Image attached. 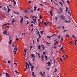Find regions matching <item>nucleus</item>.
Masks as SVG:
<instances>
[{"label":"nucleus","instance_id":"nucleus-54","mask_svg":"<svg viewBox=\"0 0 77 77\" xmlns=\"http://www.w3.org/2000/svg\"><path fill=\"white\" fill-rule=\"evenodd\" d=\"M24 17H25L26 18H29V17L26 16H24Z\"/></svg>","mask_w":77,"mask_h":77},{"label":"nucleus","instance_id":"nucleus-16","mask_svg":"<svg viewBox=\"0 0 77 77\" xmlns=\"http://www.w3.org/2000/svg\"><path fill=\"white\" fill-rule=\"evenodd\" d=\"M54 36H57V35L55 34H54L52 35L51 36V37H53Z\"/></svg>","mask_w":77,"mask_h":77},{"label":"nucleus","instance_id":"nucleus-24","mask_svg":"<svg viewBox=\"0 0 77 77\" xmlns=\"http://www.w3.org/2000/svg\"><path fill=\"white\" fill-rule=\"evenodd\" d=\"M66 3H68V4H69V1L67 0L66 1Z\"/></svg>","mask_w":77,"mask_h":77},{"label":"nucleus","instance_id":"nucleus-64","mask_svg":"<svg viewBox=\"0 0 77 77\" xmlns=\"http://www.w3.org/2000/svg\"><path fill=\"white\" fill-rule=\"evenodd\" d=\"M62 27L63 29H65V27H64V26H63Z\"/></svg>","mask_w":77,"mask_h":77},{"label":"nucleus","instance_id":"nucleus-36","mask_svg":"<svg viewBox=\"0 0 77 77\" xmlns=\"http://www.w3.org/2000/svg\"><path fill=\"white\" fill-rule=\"evenodd\" d=\"M41 75L42 76V77H44V74H43V73L41 74Z\"/></svg>","mask_w":77,"mask_h":77},{"label":"nucleus","instance_id":"nucleus-21","mask_svg":"<svg viewBox=\"0 0 77 77\" xmlns=\"http://www.w3.org/2000/svg\"><path fill=\"white\" fill-rule=\"evenodd\" d=\"M53 3H54V4H55V5H57V6H59V5H58V4L54 2V1H53Z\"/></svg>","mask_w":77,"mask_h":77},{"label":"nucleus","instance_id":"nucleus-41","mask_svg":"<svg viewBox=\"0 0 77 77\" xmlns=\"http://www.w3.org/2000/svg\"><path fill=\"white\" fill-rule=\"evenodd\" d=\"M27 51V49H26L24 50V52H26Z\"/></svg>","mask_w":77,"mask_h":77},{"label":"nucleus","instance_id":"nucleus-49","mask_svg":"<svg viewBox=\"0 0 77 77\" xmlns=\"http://www.w3.org/2000/svg\"><path fill=\"white\" fill-rule=\"evenodd\" d=\"M36 30H37V31H36V35H38V29H36Z\"/></svg>","mask_w":77,"mask_h":77},{"label":"nucleus","instance_id":"nucleus-17","mask_svg":"<svg viewBox=\"0 0 77 77\" xmlns=\"http://www.w3.org/2000/svg\"><path fill=\"white\" fill-rule=\"evenodd\" d=\"M38 50L41 49V46L40 45H39L38 46Z\"/></svg>","mask_w":77,"mask_h":77},{"label":"nucleus","instance_id":"nucleus-55","mask_svg":"<svg viewBox=\"0 0 77 77\" xmlns=\"http://www.w3.org/2000/svg\"><path fill=\"white\" fill-rule=\"evenodd\" d=\"M41 17H42L41 15H40L39 16V18H40V19L41 18Z\"/></svg>","mask_w":77,"mask_h":77},{"label":"nucleus","instance_id":"nucleus-5","mask_svg":"<svg viewBox=\"0 0 77 77\" xmlns=\"http://www.w3.org/2000/svg\"><path fill=\"white\" fill-rule=\"evenodd\" d=\"M31 55L32 56V57H33V61H34L35 60V55H34V54H31Z\"/></svg>","mask_w":77,"mask_h":77},{"label":"nucleus","instance_id":"nucleus-15","mask_svg":"<svg viewBox=\"0 0 77 77\" xmlns=\"http://www.w3.org/2000/svg\"><path fill=\"white\" fill-rule=\"evenodd\" d=\"M48 66H50V65H51V63H50V62H48Z\"/></svg>","mask_w":77,"mask_h":77},{"label":"nucleus","instance_id":"nucleus-20","mask_svg":"<svg viewBox=\"0 0 77 77\" xmlns=\"http://www.w3.org/2000/svg\"><path fill=\"white\" fill-rule=\"evenodd\" d=\"M13 3L14 5H16V2L14 0H13Z\"/></svg>","mask_w":77,"mask_h":77},{"label":"nucleus","instance_id":"nucleus-26","mask_svg":"<svg viewBox=\"0 0 77 77\" xmlns=\"http://www.w3.org/2000/svg\"><path fill=\"white\" fill-rule=\"evenodd\" d=\"M37 42H39V38H38L37 39Z\"/></svg>","mask_w":77,"mask_h":77},{"label":"nucleus","instance_id":"nucleus-62","mask_svg":"<svg viewBox=\"0 0 77 77\" xmlns=\"http://www.w3.org/2000/svg\"><path fill=\"white\" fill-rule=\"evenodd\" d=\"M26 22H27L26 24H28L29 23V22L28 21H27Z\"/></svg>","mask_w":77,"mask_h":77},{"label":"nucleus","instance_id":"nucleus-58","mask_svg":"<svg viewBox=\"0 0 77 77\" xmlns=\"http://www.w3.org/2000/svg\"><path fill=\"white\" fill-rule=\"evenodd\" d=\"M12 22H13V23H14V22H15V20H14V19L13 20H12Z\"/></svg>","mask_w":77,"mask_h":77},{"label":"nucleus","instance_id":"nucleus-1","mask_svg":"<svg viewBox=\"0 0 77 77\" xmlns=\"http://www.w3.org/2000/svg\"><path fill=\"white\" fill-rule=\"evenodd\" d=\"M62 12H63V8H60L58 10V14H61Z\"/></svg>","mask_w":77,"mask_h":77},{"label":"nucleus","instance_id":"nucleus-57","mask_svg":"<svg viewBox=\"0 0 77 77\" xmlns=\"http://www.w3.org/2000/svg\"><path fill=\"white\" fill-rule=\"evenodd\" d=\"M60 35H59L58 36V39H59V38H60Z\"/></svg>","mask_w":77,"mask_h":77},{"label":"nucleus","instance_id":"nucleus-48","mask_svg":"<svg viewBox=\"0 0 77 77\" xmlns=\"http://www.w3.org/2000/svg\"><path fill=\"white\" fill-rule=\"evenodd\" d=\"M26 69H28V68H27V66L26 65Z\"/></svg>","mask_w":77,"mask_h":77},{"label":"nucleus","instance_id":"nucleus-7","mask_svg":"<svg viewBox=\"0 0 77 77\" xmlns=\"http://www.w3.org/2000/svg\"><path fill=\"white\" fill-rule=\"evenodd\" d=\"M29 12V10H25L24 12L26 14H27V12Z\"/></svg>","mask_w":77,"mask_h":77},{"label":"nucleus","instance_id":"nucleus-4","mask_svg":"<svg viewBox=\"0 0 77 77\" xmlns=\"http://www.w3.org/2000/svg\"><path fill=\"white\" fill-rule=\"evenodd\" d=\"M38 17L37 16H34L32 17V20L33 21H34V22H35L36 21V18H37Z\"/></svg>","mask_w":77,"mask_h":77},{"label":"nucleus","instance_id":"nucleus-34","mask_svg":"<svg viewBox=\"0 0 77 77\" xmlns=\"http://www.w3.org/2000/svg\"><path fill=\"white\" fill-rule=\"evenodd\" d=\"M40 54H38V56L39 57V58H40Z\"/></svg>","mask_w":77,"mask_h":77},{"label":"nucleus","instance_id":"nucleus-47","mask_svg":"<svg viewBox=\"0 0 77 77\" xmlns=\"http://www.w3.org/2000/svg\"><path fill=\"white\" fill-rule=\"evenodd\" d=\"M47 37L48 38H49V39H51V38L49 36H47Z\"/></svg>","mask_w":77,"mask_h":77},{"label":"nucleus","instance_id":"nucleus-39","mask_svg":"<svg viewBox=\"0 0 77 77\" xmlns=\"http://www.w3.org/2000/svg\"><path fill=\"white\" fill-rule=\"evenodd\" d=\"M41 23V22H40L39 23H38V26H40V24Z\"/></svg>","mask_w":77,"mask_h":77},{"label":"nucleus","instance_id":"nucleus-8","mask_svg":"<svg viewBox=\"0 0 77 77\" xmlns=\"http://www.w3.org/2000/svg\"><path fill=\"white\" fill-rule=\"evenodd\" d=\"M32 77H36V75H35V73H34V72H32Z\"/></svg>","mask_w":77,"mask_h":77},{"label":"nucleus","instance_id":"nucleus-6","mask_svg":"<svg viewBox=\"0 0 77 77\" xmlns=\"http://www.w3.org/2000/svg\"><path fill=\"white\" fill-rule=\"evenodd\" d=\"M8 32V31L5 30L3 32V34L4 35H6L7 34V32Z\"/></svg>","mask_w":77,"mask_h":77},{"label":"nucleus","instance_id":"nucleus-38","mask_svg":"<svg viewBox=\"0 0 77 77\" xmlns=\"http://www.w3.org/2000/svg\"><path fill=\"white\" fill-rule=\"evenodd\" d=\"M68 30H64L63 31V32H68Z\"/></svg>","mask_w":77,"mask_h":77},{"label":"nucleus","instance_id":"nucleus-19","mask_svg":"<svg viewBox=\"0 0 77 77\" xmlns=\"http://www.w3.org/2000/svg\"><path fill=\"white\" fill-rule=\"evenodd\" d=\"M40 33H41V35H43V31H40Z\"/></svg>","mask_w":77,"mask_h":77},{"label":"nucleus","instance_id":"nucleus-37","mask_svg":"<svg viewBox=\"0 0 77 77\" xmlns=\"http://www.w3.org/2000/svg\"><path fill=\"white\" fill-rule=\"evenodd\" d=\"M33 48V47H32V46H31L30 47V50H31V48Z\"/></svg>","mask_w":77,"mask_h":77},{"label":"nucleus","instance_id":"nucleus-46","mask_svg":"<svg viewBox=\"0 0 77 77\" xmlns=\"http://www.w3.org/2000/svg\"><path fill=\"white\" fill-rule=\"evenodd\" d=\"M66 37H69V35H68V34H66Z\"/></svg>","mask_w":77,"mask_h":77},{"label":"nucleus","instance_id":"nucleus-50","mask_svg":"<svg viewBox=\"0 0 77 77\" xmlns=\"http://www.w3.org/2000/svg\"><path fill=\"white\" fill-rule=\"evenodd\" d=\"M3 9H4V10H6V7H4Z\"/></svg>","mask_w":77,"mask_h":77},{"label":"nucleus","instance_id":"nucleus-32","mask_svg":"<svg viewBox=\"0 0 77 77\" xmlns=\"http://www.w3.org/2000/svg\"><path fill=\"white\" fill-rule=\"evenodd\" d=\"M68 14H69L70 16H71V13L70 12H68Z\"/></svg>","mask_w":77,"mask_h":77},{"label":"nucleus","instance_id":"nucleus-29","mask_svg":"<svg viewBox=\"0 0 77 77\" xmlns=\"http://www.w3.org/2000/svg\"><path fill=\"white\" fill-rule=\"evenodd\" d=\"M61 40L62 41V42H63V38H61Z\"/></svg>","mask_w":77,"mask_h":77},{"label":"nucleus","instance_id":"nucleus-35","mask_svg":"<svg viewBox=\"0 0 77 77\" xmlns=\"http://www.w3.org/2000/svg\"><path fill=\"white\" fill-rule=\"evenodd\" d=\"M14 64L16 65L15 66H17V63H14Z\"/></svg>","mask_w":77,"mask_h":77},{"label":"nucleus","instance_id":"nucleus-2","mask_svg":"<svg viewBox=\"0 0 77 77\" xmlns=\"http://www.w3.org/2000/svg\"><path fill=\"white\" fill-rule=\"evenodd\" d=\"M29 64L31 68V71H33V69H34V66H32V63H30V62H29Z\"/></svg>","mask_w":77,"mask_h":77},{"label":"nucleus","instance_id":"nucleus-44","mask_svg":"<svg viewBox=\"0 0 77 77\" xmlns=\"http://www.w3.org/2000/svg\"><path fill=\"white\" fill-rule=\"evenodd\" d=\"M17 13H16L15 14H17V15H18L19 14V13L18 12H17Z\"/></svg>","mask_w":77,"mask_h":77},{"label":"nucleus","instance_id":"nucleus-12","mask_svg":"<svg viewBox=\"0 0 77 77\" xmlns=\"http://www.w3.org/2000/svg\"><path fill=\"white\" fill-rule=\"evenodd\" d=\"M57 44H59V42H58V41H57L56 42H55L54 43V45H57Z\"/></svg>","mask_w":77,"mask_h":77},{"label":"nucleus","instance_id":"nucleus-61","mask_svg":"<svg viewBox=\"0 0 77 77\" xmlns=\"http://www.w3.org/2000/svg\"><path fill=\"white\" fill-rule=\"evenodd\" d=\"M43 54H45V52H43Z\"/></svg>","mask_w":77,"mask_h":77},{"label":"nucleus","instance_id":"nucleus-43","mask_svg":"<svg viewBox=\"0 0 77 77\" xmlns=\"http://www.w3.org/2000/svg\"><path fill=\"white\" fill-rule=\"evenodd\" d=\"M63 47L62 46L61 48V50H63Z\"/></svg>","mask_w":77,"mask_h":77},{"label":"nucleus","instance_id":"nucleus-52","mask_svg":"<svg viewBox=\"0 0 77 77\" xmlns=\"http://www.w3.org/2000/svg\"><path fill=\"white\" fill-rule=\"evenodd\" d=\"M16 40L17 41H18V40H19V39H18V38H17L16 39Z\"/></svg>","mask_w":77,"mask_h":77},{"label":"nucleus","instance_id":"nucleus-27","mask_svg":"<svg viewBox=\"0 0 77 77\" xmlns=\"http://www.w3.org/2000/svg\"><path fill=\"white\" fill-rule=\"evenodd\" d=\"M55 70L54 72H56V71H57V69L56 68H55Z\"/></svg>","mask_w":77,"mask_h":77},{"label":"nucleus","instance_id":"nucleus-53","mask_svg":"<svg viewBox=\"0 0 77 77\" xmlns=\"http://www.w3.org/2000/svg\"><path fill=\"white\" fill-rule=\"evenodd\" d=\"M13 13H14V14H16V12H15V11H13Z\"/></svg>","mask_w":77,"mask_h":77},{"label":"nucleus","instance_id":"nucleus-31","mask_svg":"<svg viewBox=\"0 0 77 77\" xmlns=\"http://www.w3.org/2000/svg\"><path fill=\"white\" fill-rule=\"evenodd\" d=\"M59 3H60V5H61V6H63V4H62L61 2H59Z\"/></svg>","mask_w":77,"mask_h":77},{"label":"nucleus","instance_id":"nucleus-63","mask_svg":"<svg viewBox=\"0 0 77 77\" xmlns=\"http://www.w3.org/2000/svg\"><path fill=\"white\" fill-rule=\"evenodd\" d=\"M30 12H32V13H33V10H31Z\"/></svg>","mask_w":77,"mask_h":77},{"label":"nucleus","instance_id":"nucleus-9","mask_svg":"<svg viewBox=\"0 0 77 77\" xmlns=\"http://www.w3.org/2000/svg\"><path fill=\"white\" fill-rule=\"evenodd\" d=\"M23 17H22L21 18V19L20 21V24H22V23H23Z\"/></svg>","mask_w":77,"mask_h":77},{"label":"nucleus","instance_id":"nucleus-18","mask_svg":"<svg viewBox=\"0 0 77 77\" xmlns=\"http://www.w3.org/2000/svg\"><path fill=\"white\" fill-rule=\"evenodd\" d=\"M26 65L28 67H29V64H28V63H27V62H26Z\"/></svg>","mask_w":77,"mask_h":77},{"label":"nucleus","instance_id":"nucleus-33","mask_svg":"<svg viewBox=\"0 0 77 77\" xmlns=\"http://www.w3.org/2000/svg\"><path fill=\"white\" fill-rule=\"evenodd\" d=\"M57 29H60V26H57Z\"/></svg>","mask_w":77,"mask_h":77},{"label":"nucleus","instance_id":"nucleus-42","mask_svg":"<svg viewBox=\"0 0 77 77\" xmlns=\"http://www.w3.org/2000/svg\"><path fill=\"white\" fill-rule=\"evenodd\" d=\"M40 6H44V5L42 4H40Z\"/></svg>","mask_w":77,"mask_h":77},{"label":"nucleus","instance_id":"nucleus-10","mask_svg":"<svg viewBox=\"0 0 77 77\" xmlns=\"http://www.w3.org/2000/svg\"><path fill=\"white\" fill-rule=\"evenodd\" d=\"M41 46L42 47V50H44V49H45V47H44V45H42Z\"/></svg>","mask_w":77,"mask_h":77},{"label":"nucleus","instance_id":"nucleus-14","mask_svg":"<svg viewBox=\"0 0 77 77\" xmlns=\"http://www.w3.org/2000/svg\"><path fill=\"white\" fill-rule=\"evenodd\" d=\"M49 13L51 16H53V12L52 11H50Z\"/></svg>","mask_w":77,"mask_h":77},{"label":"nucleus","instance_id":"nucleus-13","mask_svg":"<svg viewBox=\"0 0 77 77\" xmlns=\"http://www.w3.org/2000/svg\"><path fill=\"white\" fill-rule=\"evenodd\" d=\"M17 47V46L16 45L15 47V48L14 49V50H16V51H17V50H18V48H16Z\"/></svg>","mask_w":77,"mask_h":77},{"label":"nucleus","instance_id":"nucleus-30","mask_svg":"<svg viewBox=\"0 0 77 77\" xmlns=\"http://www.w3.org/2000/svg\"><path fill=\"white\" fill-rule=\"evenodd\" d=\"M34 10L35 11H36V9L37 7H34Z\"/></svg>","mask_w":77,"mask_h":77},{"label":"nucleus","instance_id":"nucleus-59","mask_svg":"<svg viewBox=\"0 0 77 77\" xmlns=\"http://www.w3.org/2000/svg\"><path fill=\"white\" fill-rule=\"evenodd\" d=\"M60 62H62V58L60 59Z\"/></svg>","mask_w":77,"mask_h":77},{"label":"nucleus","instance_id":"nucleus-56","mask_svg":"<svg viewBox=\"0 0 77 77\" xmlns=\"http://www.w3.org/2000/svg\"><path fill=\"white\" fill-rule=\"evenodd\" d=\"M39 10H40V8H38L37 9V11H39Z\"/></svg>","mask_w":77,"mask_h":77},{"label":"nucleus","instance_id":"nucleus-23","mask_svg":"<svg viewBox=\"0 0 77 77\" xmlns=\"http://www.w3.org/2000/svg\"><path fill=\"white\" fill-rule=\"evenodd\" d=\"M45 57L46 59V60H47L48 59V58H47V56H45Z\"/></svg>","mask_w":77,"mask_h":77},{"label":"nucleus","instance_id":"nucleus-3","mask_svg":"<svg viewBox=\"0 0 77 77\" xmlns=\"http://www.w3.org/2000/svg\"><path fill=\"white\" fill-rule=\"evenodd\" d=\"M60 17L63 20H65V19H66L64 15H63L62 16H60Z\"/></svg>","mask_w":77,"mask_h":77},{"label":"nucleus","instance_id":"nucleus-40","mask_svg":"<svg viewBox=\"0 0 77 77\" xmlns=\"http://www.w3.org/2000/svg\"><path fill=\"white\" fill-rule=\"evenodd\" d=\"M8 12H10V11H11V9H9V8H8Z\"/></svg>","mask_w":77,"mask_h":77},{"label":"nucleus","instance_id":"nucleus-51","mask_svg":"<svg viewBox=\"0 0 77 77\" xmlns=\"http://www.w3.org/2000/svg\"><path fill=\"white\" fill-rule=\"evenodd\" d=\"M8 63H11V61L9 60L8 61Z\"/></svg>","mask_w":77,"mask_h":77},{"label":"nucleus","instance_id":"nucleus-45","mask_svg":"<svg viewBox=\"0 0 77 77\" xmlns=\"http://www.w3.org/2000/svg\"><path fill=\"white\" fill-rule=\"evenodd\" d=\"M38 36H39V38L40 39L41 38V36L40 34L38 35Z\"/></svg>","mask_w":77,"mask_h":77},{"label":"nucleus","instance_id":"nucleus-28","mask_svg":"<svg viewBox=\"0 0 77 77\" xmlns=\"http://www.w3.org/2000/svg\"><path fill=\"white\" fill-rule=\"evenodd\" d=\"M44 57V55H42L41 57V59H43Z\"/></svg>","mask_w":77,"mask_h":77},{"label":"nucleus","instance_id":"nucleus-22","mask_svg":"<svg viewBox=\"0 0 77 77\" xmlns=\"http://www.w3.org/2000/svg\"><path fill=\"white\" fill-rule=\"evenodd\" d=\"M72 38H73L74 39L75 38V36H74V35H72Z\"/></svg>","mask_w":77,"mask_h":77},{"label":"nucleus","instance_id":"nucleus-60","mask_svg":"<svg viewBox=\"0 0 77 77\" xmlns=\"http://www.w3.org/2000/svg\"><path fill=\"white\" fill-rule=\"evenodd\" d=\"M9 42H12V40H10Z\"/></svg>","mask_w":77,"mask_h":77},{"label":"nucleus","instance_id":"nucleus-11","mask_svg":"<svg viewBox=\"0 0 77 77\" xmlns=\"http://www.w3.org/2000/svg\"><path fill=\"white\" fill-rule=\"evenodd\" d=\"M6 77H9V73H6Z\"/></svg>","mask_w":77,"mask_h":77},{"label":"nucleus","instance_id":"nucleus-25","mask_svg":"<svg viewBox=\"0 0 77 77\" xmlns=\"http://www.w3.org/2000/svg\"><path fill=\"white\" fill-rule=\"evenodd\" d=\"M44 24L45 26H47V23L45 22H44Z\"/></svg>","mask_w":77,"mask_h":77}]
</instances>
